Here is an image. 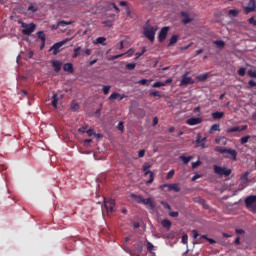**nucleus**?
Listing matches in <instances>:
<instances>
[{"label": "nucleus", "instance_id": "obj_14", "mask_svg": "<svg viewBox=\"0 0 256 256\" xmlns=\"http://www.w3.org/2000/svg\"><path fill=\"white\" fill-rule=\"evenodd\" d=\"M187 125H190V126H195V125H200V123H203V119L201 118H195V117H192V118H189L187 121H186Z\"/></svg>", "mask_w": 256, "mask_h": 256}, {"label": "nucleus", "instance_id": "obj_44", "mask_svg": "<svg viewBox=\"0 0 256 256\" xmlns=\"http://www.w3.org/2000/svg\"><path fill=\"white\" fill-rule=\"evenodd\" d=\"M102 91L104 95H109V91H111V86H103Z\"/></svg>", "mask_w": 256, "mask_h": 256}, {"label": "nucleus", "instance_id": "obj_6", "mask_svg": "<svg viewBox=\"0 0 256 256\" xmlns=\"http://www.w3.org/2000/svg\"><path fill=\"white\" fill-rule=\"evenodd\" d=\"M149 169H151V165L149 164H144L143 165V171H144V175L147 176L149 175V180L146 181V185H151V183H153V181H155V174H153V172L149 171Z\"/></svg>", "mask_w": 256, "mask_h": 256}, {"label": "nucleus", "instance_id": "obj_28", "mask_svg": "<svg viewBox=\"0 0 256 256\" xmlns=\"http://www.w3.org/2000/svg\"><path fill=\"white\" fill-rule=\"evenodd\" d=\"M179 41V35H173L168 43V47H173Z\"/></svg>", "mask_w": 256, "mask_h": 256}, {"label": "nucleus", "instance_id": "obj_63", "mask_svg": "<svg viewBox=\"0 0 256 256\" xmlns=\"http://www.w3.org/2000/svg\"><path fill=\"white\" fill-rule=\"evenodd\" d=\"M123 41H120L117 45H116V49H119V50H121V49H123Z\"/></svg>", "mask_w": 256, "mask_h": 256}, {"label": "nucleus", "instance_id": "obj_23", "mask_svg": "<svg viewBox=\"0 0 256 256\" xmlns=\"http://www.w3.org/2000/svg\"><path fill=\"white\" fill-rule=\"evenodd\" d=\"M82 53H83V50H81V46H78L77 48L74 49L72 58L77 59V57H80V55H82Z\"/></svg>", "mask_w": 256, "mask_h": 256}, {"label": "nucleus", "instance_id": "obj_49", "mask_svg": "<svg viewBox=\"0 0 256 256\" xmlns=\"http://www.w3.org/2000/svg\"><path fill=\"white\" fill-rule=\"evenodd\" d=\"M215 151H217L218 153H225V147L217 146L215 148Z\"/></svg>", "mask_w": 256, "mask_h": 256}, {"label": "nucleus", "instance_id": "obj_64", "mask_svg": "<svg viewBox=\"0 0 256 256\" xmlns=\"http://www.w3.org/2000/svg\"><path fill=\"white\" fill-rule=\"evenodd\" d=\"M248 84H249L250 87H256L255 80H249Z\"/></svg>", "mask_w": 256, "mask_h": 256}, {"label": "nucleus", "instance_id": "obj_24", "mask_svg": "<svg viewBox=\"0 0 256 256\" xmlns=\"http://www.w3.org/2000/svg\"><path fill=\"white\" fill-rule=\"evenodd\" d=\"M181 16L183 17L182 23H184V25L191 23L192 19L189 18V14H187V12H181Z\"/></svg>", "mask_w": 256, "mask_h": 256}, {"label": "nucleus", "instance_id": "obj_41", "mask_svg": "<svg viewBox=\"0 0 256 256\" xmlns=\"http://www.w3.org/2000/svg\"><path fill=\"white\" fill-rule=\"evenodd\" d=\"M207 77H209V74L205 73V74L199 75L197 79L198 81H205L207 80Z\"/></svg>", "mask_w": 256, "mask_h": 256}, {"label": "nucleus", "instance_id": "obj_22", "mask_svg": "<svg viewBox=\"0 0 256 256\" xmlns=\"http://www.w3.org/2000/svg\"><path fill=\"white\" fill-rule=\"evenodd\" d=\"M214 173H216V175H220V177H223V175H225V168L214 165Z\"/></svg>", "mask_w": 256, "mask_h": 256}, {"label": "nucleus", "instance_id": "obj_29", "mask_svg": "<svg viewBox=\"0 0 256 256\" xmlns=\"http://www.w3.org/2000/svg\"><path fill=\"white\" fill-rule=\"evenodd\" d=\"M179 159L183 161L184 165H189V162L193 159V156L182 155L179 157Z\"/></svg>", "mask_w": 256, "mask_h": 256}, {"label": "nucleus", "instance_id": "obj_33", "mask_svg": "<svg viewBox=\"0 0 256 256\" xmlns=\"http://www.w3.org/2000/svg\"><path fill=\"white\" fill-rule=\"evenodd\" d=\"M228 15H229L230 17H237V16L239 15V10H237V9H231V10H229Z\"/></svg>", "mask_w": 256, "mask_h": 256}, {"label": "nucleus", "instance_id": "obj_12", "mask_svg": "<svg viewBox=\"0 0 256 256\" xmlns=\"http://www.w3.org/2000/svg\"><path fill=\"white\" fill-rule=\"evenodd\" d=\"M256 11V4H255V0H249L247 6L244 7V12L246 14H250L252 12Z\"/></svg>", "mask_w": 256, "mask_h": 256}, {"label": "nucleus", "instance_id": "obj_55", "mask_svg": "<svg viewBox=\"0 0 256 256\" xmlns=\"http://www.w3.org/2000/svg\"><path fill=\"white\" fill-rule=\"evenodd\" d=\"M170 217H179V212L171 211L169 212Z\"/></svg>", "mask_w": 256, "mask_h": 256}, {"label": "nucleus", "instance_id": "obj_2", "mask_svg": "<svg viewBox=\"0 0 256 256\" xmlns=\"http://www.w3.org/2000/svg\"><path fill=\"white\" fill-rule=\"evenodd\" d=\"M245 205L248 210H250L252 213L255 214L256 213V196L255 195L248 196L245 199Z\"/></svg>", "mask_w": 256, "mask_h": 256}, {"label": "nucleus", "instance_id": "obj_1", "mask_svg": "<svg viewBox=\"0 0 256 256\" xmlns=\"http://www.w3.org/2000/svg\"><path fill=\"white\" fill-rule=\"evenodd\" d=\"M155 33H157V28L151 25L144 27L143 35L146 37V39H149L151 43L155 42Z\"/></svg>", "mask_w": 256, "mask_h": 256}, {"label": "nucleus", "instance_id": "obj_21", "mask_svg": "<svg viewBox=\"0 0 256 256\" xmlns=\"http://www.w3.org/2000/svg\"><path fill=\"white\" fill-rule=\"evenodd\" d=\"M66 25H73V21L61 20L57 23V25H53L52 29H59V27H65Z\"/></svg>", "mask_w": 256, "mask_h": 256}, {"label": "nucleus", "instance_id": "obj_51", "mask_svg": "<svg viewBox=\"0 0 256 256\" xmlns=\"http://www.w3.org/2000/svg\"><path fill=\"white\" fill-rule=\"evenodd\" d=\"M201 165V161L197 160L196 162L192 163V169H197Z\"/></svg>", "mask_w": 256, "mask_h": 256}, {"label": "nucleus", "instance_id": "obj_25", "mask_svg": "<svg viewBox=\"0 0 256 256\" xmlns=\"http://www.w3.org/2000/svg\"><path fill=\"white\" fill-rule=\"evenodd\" d=\"M63 69L66 73H73L75 70L73 69V63H66L63 66Z\"/></svg>", "mask_w": 256, "mask_h": 256}, {"label": "nucleus", "instance_id": "obj_31", "mask_svg": "<svg viewBox=\"0 0 256 256\" xmlns=\"http://www.w3.org/2000/svg\"><path fill=\"white\" fill-rule=\"evenodd\" d=\"M59 101V96L57 95V93H54L52 96V106L57 109V103Z\"/></svg>", "mask_w": 256, "mask_h": 256}, {"label": "nucleus", "instance_id": "obj_45", "mask_svg": "<svg viewBox=\"0 0 256 256\" xmlns=\"http://www.w3.org/2000/svg\"><path fill=\"white\" fill-rule=\"evenodd\" d=\"M28 11H30V13H37L38 11V8L33 6V4H31L29 7H28Z\"/></svg>", "mask_w": 256, "mask_h": 256}, {"label": "nucleus", "instance_id": "obj_60", "mask_svg": "<svg viewBox=\"0 0 256 256\" xmlns=\"http://www.w3.org/2000/svg\"><path fill=\"white\" fill-rule=\"evenodd\" d=\"M138 157L139 158H143V157H145V150H140L139 152H138Z\"/></svg>", "mask_w": 256, "mask_h": 256}, {"label": "nucleus", "instance_id": "obj_40", "mask_svg": "<svg viewBox=\"0 0 256 256\" xmlns=\"http://www.w3.org/2000/svg\"><path fill=\"white\" fill-rule=\"evenodd\" d=\"M135 67H137V64H135V63L126 64V69H128L129 71H133V69H135Z\"/></svg>", "mask_w": 256, "mask_h": 256}, {"label": "nucleus", "instance_id": "obj_42", "mask_svg": "<svg viewBox=\"0 0 256 256\" xmlns=\"http://www.w3.org/2000/svg\"><path fill=\"white\" fill-rule=\"evenodd\" d=\"M249 139H251V136L242 137L241 140H240V143L242 145H245L247 142H249Z\"/></svg>", "mask_w": 256, "mask_h": 256}, {"label": "nucleus", "instance_id": "obj_53", "mask_svg": "<svg viewBox=\"0 0 256 256\" xmlns=\"http://www.w3.org/2000/svg\"><path fill=\"white\" fill-rule=\"evenodd\" d=\"M248 22H249L250 24L256 26V19H255V17H253V16L250 17V18L248 19Z\"/></svg>", "mask_w": 256, "mask_h": 256}, {"label": "nucleus", "instance_id": "obj_52", "mask_svg": "<svg viewBox=\"0 0 256 256\" xmlns=\"http://www.w3.org/2000/svg\"><path fill=\"white\" fill-rule=\"evenodd\" d=\"M86 133H87L88 137H93V135H97V134L93 131V129L87 130Z\"/></svg>", "mask_w": 256, "mask_h": 256}, {"label": "nucleus", "instance_id": "obj_50", "mask_svg": "<svg viewBox=\"0 0 256 256\" xmlns=\"http://www.w3.org/2000/svg\"><path fill=\"white\" fill-rule=\"evenodd\" d=\"M245 72H246L245 68H239L238 75L243 77L245 76Z\"/></svg>", "mask_w": 256, "mask_h": 256}, {"label": "nucleus", "instance_id": "obj_27", "mask_svg": "<svg viewBox=\"0 0 256 256\" xmlns=\"http://www.w3.org/2000/svg\"><path fill=\"white\" fill-rule=\"evenodd\" d=\"M161 225H162V227H164V229H167V231H169V229H171L172 223H171V220L164 219L161 221Z\"/></svg>", "mask_w": 256, "mask_h": 256}, {"label": "nucleus", "instance_id": "obj_58", "mask_svg": "<svg viewBox=\"0 0 256 256\" xmlns=\"http://www.w3.org/2000/svg\"><path fill=\"white\" fill-rule=\"evenodd\" d=\"M148 82H149L148 79H142V80H139V81H138V83H139L140 85H147Z\"/></svg>", "mask_w": 256, "mask_h": 256}, {"label": "nucleus", "instance_id": "obj_5", "mask_svg": "<svg viewBox=\"0 0 256 256\" xmlns=\"http://www.w3.org/2000/svg\"><path fill=\"white\" fill-rule=\"evenodd\" d=\"M195 83V80L191 76H189V72H185L182 75L181 81H180V87H187V85H193Z\"/></svg>", "mask_w": 256, "mask_h": 256}, {"label": "nucleus", "instance_id": "obj_13", "mask_svg": "<svg viewBox=\"0 0 256 256\" xmlns=\"http://www.w3.org/2000/svg\"><path fill=\"white\" fill-rule=\"evenodd\" d=\"M127 97L124 94H120L119 92H114L109 96V101H115V99H118V101H123Z\"/></svg>", "mask_w": 256, "mask_h": 256}, {"label": "nucleus", "instance_id": "obj_15", "mask_svg": "<svg viewBox=\"0 0 256 256\" xmlns=\"http://www.w3.org/2000/svg\"><path fill=\"white\" fill-rule=\"evenodd\" d=\"M249 174H251V172L247 171L240 177V185L242 186V189L245 188L243 185H247V183H249Z\"/></svg>", "mask_w": 256, "mask_h": 256}, {"label": "nucleus", "instance_id": "obj_37", "mask_svg": "<svg viewBox=\"0 0 256 256\" xmlns=\"http://www.w3.org/2000/svg\"><path fill=\"white\" fill-rule=\"evenodd\" d=\"M224 113L223 112H213L212 117L213 119H221L223 117Z\"/></svg>", "mask_w": 256, "mask_h": 256}, {"label": "nucleus", "instance_id": "obj_38", "mask_svg": "<svg viewBox=\"0 0 256 256\" xmlns=\"http://www.w3.org/2000/svg\"><path fill=\"white\" fill-rule=\"evenodd\" d=\"M150 96L151 97H158L159 99H161V92L157 91V90H153L150 92Z\"/></svg>", "mask_w": 256, "mask_h": 256}, {"label": "nucleus", "instance_id": "obj_32", "mask_svg": "<svg viewBox=\"0 0 256 256\" xmlns=\"http://www.w3.org/2000/svg\"><path fill=\"white\" fill-rule=\"evenodd\" d=\"M132 197L135 199L136 203H140L143 205V201L145 199V198H143V196H137V195L133 194Z\"/></svg>", "mask_w": 256, "mask_h": 256}, {"label": "nucleus", "instance_id": "obj_18", "mask_svg": "<svg viewBox=\"0 0 256 256\" xmlns=\"http://www.w3.org/2000/svg\"><path fill=\"white\" fill-rule=\"evenodd\" d=\"M35 27L33 23L28 24V27L22 30L23 35H31L35 31Z\"/></svg>", "mask_w": 256, "mask_h": 256}, {"label": "nucleus", "instance_id": "obj_4", "mask_svg": "<svg viewBox=\"0 0 256 256\" xmlns=\"http://www.w3.org/2000/svg\"><path fill=\"white\" fill-rule=\"evenodd\" d=\"M69 41H71V38H66L58 43H55L51 48L50 51H53V55H57L58 53H60V49L61 47H63V45H66L67 43H69Z\"/></svg>", "mask_w": 256, "mask_h": 256}, {"label": "nucleus", "instance_id": "obj_20", "mask_svg": "<svg viewBox=\"0 0 256 256\" xmlns=\"http://www.w3.org/2000/svg\"><path fill=\"white\" fill-rule=\"evenodd\" d=\"M142 205H147L148 209H151L153 211V209H155V201H153L152 198H144L143 204Z\"/></svg>", "mask_w": 256, "mask_h": 256}, {"label": "nucleus", "instance_id": "obj_43", "mask_svg": "<svg viewBox=\"0 0 256 256\" xmlns=\"http://www.w3.org/2000/svg\"><path fill=\"white\" fill-rule=\"evenodd\" d=\"M160 203L164 207V209L171 211V205H169V203H167L166 201H161Z\"/></svg>", "mask_w": 256, "mask_h": 256}, {"label": "nucleus", "instance_id": "obj_47", "mask_svg": "<svg viewBox=\"0 0 256 256\" xmlns=\"http://www.w3.org/2000/svg\"><path fill=\"white\" fill-rule=\"evenodd\" d=\"M103 25H104L105 27H113V21H111V20H106V21L103 22Z\"/></svg>", "mask_w": 256, "mask_h": 256}, {"label": "nucleus", "instance_id": "obj_17", "mask_svg": "<svg viewBox=\"0 0 256 256\" xmlns=\"http://www.w3.org/2000/svg\"><path fill=\"white\" fill-rule=\"evenodd\" d=\"M52 67L56 73H59L61 71V67H63V63L59 60H52Z\"/></svg>", "mask_w": 256, "mask_h": 256}, {"label": "nucleus", "instance_id": "obj_10", "mask_svg": "<svg viewBox=\"0 0 256 256\" xmlns=\"http://www.w3.org/2000/svg\"><path fill=\"white\" fill-rule=\"evenodd\" d=\"M237 150H233V149H229L226 148L225 149V157L232 160V161H237Z\"/></svg>", "mask_w": 256, "mask_h": 256}, {"label": "nucleus", "instance_id": "obj_61", "mask_svg": "<svg viewBox=\"0 0 256 256\" xmlns=\"http://www.w3.org/2000/svg\"><path fill=\"white\" fill-rule=\"evenodd\" d=\"M187 240H188V236L185 234V235H183L182 236V243L184 244V245H187Z\"/></svg>", "mask_w": 256, "mask_h": 256}, {"label": "nucleus", "instance_id": "obj_48", "mask_svg": "<svg viewBox=\"0 0 256 256\" xmlns=\"http://www.w3.org/2000/svg\"><path fill=\"white\" fill-rule=\"evenodd\" d=\"M152 87L159 88V87H165V84L163 82H155Z\"/></svg>", "mask_w": 256, "mask_h": 256}, {"label": "nucleus", "instance_id": "obj_7", "mask_svg": "<svg viewBox=\"0 0 256 256\" xmlns=\"http://www.w3.org/2000/svg\"><path fill=\"white\" fill-rule=\"evenodd\" d=\"M104 207L107 213H113L115 211V200L114 199H105L104 200Z\"/></svg>", "mask_w": 256, "mask_h": 256}, {"label": "nucleus", "instance_id": "obj_62", "mask_svg": "<svg viewBox=\"0 0 256 256\" xmlns=\"http://www.w3.org/2000/svg\"><path fill=\"white\" fill-rule=\"evenodd\" d=\"M87 131V126H82L81 128L78 129L79 133H85Z\"/></svg>", "mask_w": 256, "mask_h": 256}, {"label": "nucleus", "instance_id": "obj_19", "mask_svg": "<svg viewBox=\"0 0 256 256\" xmlns=\"http://www.w3.org/2000/svg\"><path fill=\"white\" fill-rule=\"evenodd\" d=\"M142 205H147L148 209H151L153 211V209H155V201H153L152 198H144L143 204Z\"/></svg>", "mask_w": 256, "mask_h": 256}, {"label": "nucleus", "instance_id": "obj_30", "mask_svg": "<svg viewBox=\"0 0 256 256\" xmlns=\"http://www.w3.org/2000/svg\"><path fill=\"white\" fill-rule=\"evenodd\" d=\"M247 129V126H243L241 129L239 127H233L231 129H228V133H233V132H241Z\"/></svg>", "mask_w": 256, "mask_h": 256}, {"label": "nucleus", "instance_id": "obj_8", "mask_svg": "<svg viewBox=\"0 0 256 256\" xmlns=\"http://www.w3.org/2000/svg\"><path fill=\"white\" fill-rule=\"evenodd\" d=\"M167 188L168 191H174L175 193H179L181 191V187H179V184L174 183V184H163L160 186V189H165Z\"/></svg>", "mask_w": 256, "mask_h": 256}, {"label": "nucleus", "instance_id": "obj_3", "mask_svg": "<svg viewBox=\"0 0 256 256\" xmlns=\"http://www.w3.org/2000/svg\"><path fill=\"white\" fill-rule=\"evenodd\" d=\"M192 235L194 239H196L197 243H203V239H205L206 241H208V243H210V245L215 244V240L207 237V235H199V232H197V230H192Z\"/></svg>", "mask_w": 256, "mask_h": 256}, {"label": "nucleus", "instance_id": "obj_35", "mask_svg": "<svg viewBox=\"0 0 256 256\" xmlns=\"http://www.w3.org/2000/svg\"><path fill=\"white\" fill-rule=\"evenodd\" d=\"M214 45H216V47H218V49H223V47H225V42H223L221 40H217V41H214Z\"/></svg>", "mask_w": 256, "mask_h": 256}, {"label": "nucleus", "instance_id": "obj_39", "mask_svg": "<svg viewBox=\"0 0 256 256\" xmlns=\"http://www.w3.org/2000/svg\"><path fill=\"white\" fill-rule=\"evenodd\" d=\"M105 41H107V38L105 37H98L96 39V43H98L99 45H105Z\"/></svg>", "mask_w": 256, "mask_h": 256}, {"label": "nucleus", "instance_id": "obj_54", "mask_svg": "<svg viewBox=\"0 0 256 256\" xmlns=\"http://www.w3.org/2000/svg\"><path fill=\"white\" fill-rule=\"evenodd\" d=\"M248 75H249L250 77H252V78H256V72H255V70H249V71H248Z\"/></svg>", "mask_w": 256, "mask_h": 256}, {"label": "nucleus", "instance_id": "obj_16", "mask_svg": "<svg viewBox=\"0 0 256 256\" xmlns=\"http://www.w3.org/2000/svg\"><path fill=\"white\" fill-rule=\"evenodd\" d=\"M37 37L41 41L40 49H45V41H47V37L45 36V32H43V31L37 32Z\"/></svg>", "mask_w": 256, "mask_h": 256}, {"label": "nucleus", "instance_id": "obj_56", "mask_svg": "<svg viewBox=\"0 0 256 256\" xmlns=\"http://www.w3.org/2000/svg\"><path fill=\"white\" fill-rule=\"evenodd\" d=\"M72 111H79V104L75 103L71 106Z\"/></svg>", "mask_w": 256, "mask_h": 256}, {"label": "nucleus", "instance_id": "obj_46", "mask_svg": "<svg viewBox=\"0 0 256 256\" xmlns=\"http://www.w3.org/2000/svg\"><path fill=\"white\" fill-rule=\"evenodd\" d=\"M125 54H118V55H113L109 57V61H115V59H119L120 57H123Z\"/></svg>", "mask_w": 256, "mask_h": 256}, {"label": "nucleus", "instance_id": "obj_34", "mask_svg": "<svg viewBox=\"0 0 256 256\" xmlns=\"http://www.w3.org/2000/svg\"><path fill=\"white\" fill-rule=\"evenodd\" d=\"M219 124H213L211 127H210V130H209V133L210 134H213L215 133V131H219Z\"/></svg>", "mask_w": 256, "mask_h": 256}, {"label": "nucleus", "instance_id": "obj_36", "mask_svg": "<svg viewBox=\"0 0 256 256\" xmlns=\"http://www.w3.org/2000/svg\"><path fill=\"white\" fill-rule=\"evenodd\" d=\"M146 247H147V251H149V253H153V249H155V246H153V243L146 241Z\"/></svg>", "mask_w": 256, "mask_h": 256}, {"label": "nucleus", "instance_id": "obj_9", "mask_svg": "<svg viewBox=\"0 0 256 256\" xmlns=\"http://www.w3.org/2000/svg\"><path fill=\"white\" fill-rule=\"evenodd\" d=\"M169 33V26L163 27L158 34L159 43H163L167 39V34Z\"/></svg>", "mask_w": 256, "mask_h": 256}, {"label": "nucleus", "instance_id": "obj_57", "mask_svg": "<svg viewBox=\"0 0 256 256\" xmlns=\"http://www.w3.org/2000/svg\"><path fill=\"white\" fill-rule=\"evenodd\" d=\"M170 83H173V78H168L167 80H165V81L163 82V85H164V87H165V85H170Z\"/></svg>", "mask_w": 256, "mask_h": 256}, {"label": "nucleus", "instance_id": "obj_59", "mask_svg": "<svg viewBox=\"0 0 256 256\" xmlns=\"http://www.w3.org/2000/svg\"><path fill=\"white\" fill-rule=\"evenodd\" d=\"M173 175H175V170H170L168 172L167 179H171V177H173Z\"/></svg>", "mask_w": 256, "mask_h": 256}, {"label": "nucleus", "instance_id": "obj_26", "mask_svg": "<svg viewBox=\"0 0 256 256\" xmlns=\"http://www.w3.org/2000/svg\"><path fill=\"white\" fill-rule=\"evenodd\" d=\"M134 249L136 253H143V242L138 241L136 244H134Z\"/></svg>", "mask_w": 256, "mask_h": 256}, {"label": "nucleus", "instance_id": "obj_11", "mask_svg": "<svg viewBox=\"0 0 256 256\" xmlns=\"http://www.w3.org/2000/svg\"><path fill=\"white\" fill-rule=\"evenodd\" d=\"M205 141H207V137H203L200 133H198L196 137V146L201 147V149L207 148V145H205Z\"/></svg>", "mask_w": 256, "mask_h": 256}]
</instances>
